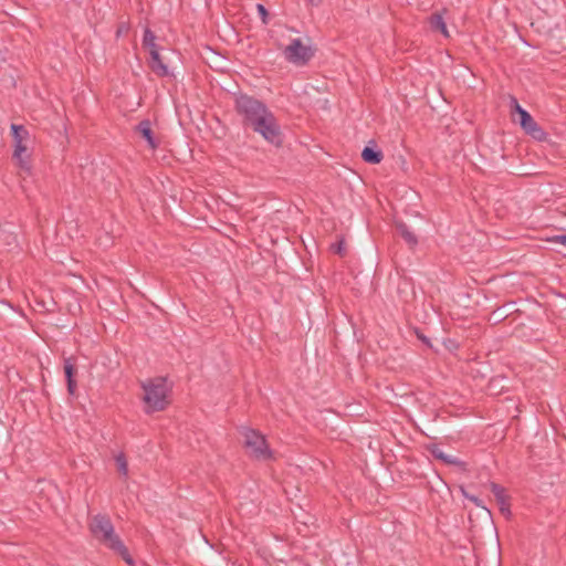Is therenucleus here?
I'll return each instance as SVG.
<instances>
[{
    "mask_svg": "<svg viewBox=\"0 0 566 566\" xmlns=\"http://www.w3.org/2000/svg\"><path fill=\"white\" fill-rule=\"evenodd\" d=\"M93 536L107 548L118 554L125 563L133 566L134 559L120 537L115 533L114 525L106 514H96L90 522Z\"/></svg>",
    "mask_w": 566,
    "mask_h": 566,
    "instance_id": "1",
    "label": "nucleus"
},
{
    "mask_svg": "<svg viewBox=\"0 0 566 566\" xmlns=\"http://www.w3.org/2000/svg\"><path fill=\"white\" fill-rule=\"evenodd\" d=\"M144 390L143 401L147 415L164 411L170 405V392L172 385L167 377L157 376L142 382Z\"/></svg>",
    "mask_w": 566,
    "mask_h": 566,
    "instance_id": "2",
    "label": "nucleus"
},
{
    "mask_svg": "<svg viewBox=\"0 0 566 566\" xmlns=\"http://www.w3.org/2000/svg\"><path fill=\"white\" fill-rule=\"evenodd\" d=\"M234 109L241 117L243 127H251L259 118L266 115L270 108L254 96L239 92L233 94Z\"/></svg>",
    "mask_w": 566,
    "mask_h": 566,
    "instance_id": "3",
    "label": "nucleus"
},
{
    "mask_svg": "<svg viewBox=\"0 0 566 566\" xmlns=\"http://www.w3.org/2000/svg\"><path fill=\"white\" fill-rule=\"evenodd\" d=\"M250 128L276 147L283 143L281 126L271 111L266 112V115L259 118Z\"/></svg>",
    "mask_w": 566,
    "mask_h": 566,
    "instance_id": "4",
    "label": "nucleus"
},
{
    "mask_svg": "<svg viewBox=\"0 0 566 566\" xmlns=\"http://www.w3.org/2000/svg\"><path fill=\"white\" fill-rule=\"evenodd\" d=\"M244 437V447L250 454L256 460H272L273 452L270 449L265 437L258 430L244 428L242 431Z\"/></svg>",
    "mask_w": 566,
    "mask_h": 566,
    "instance_id": "5",
    "label": "nucleus"
},
{
    "mask_svg": "<svg viewBox=\"0 0 566 566\" xmlns=\"http://www.w3.org/2000/svg\"><path fill=\"white\" fill-rule=\"evenodd\" d=\"M285 60L294 65H306L315 55V50L305 45L300 38L293 39L283 50Z\"/></svg>",
    "mask_w": 566,
    "mask_h": 566,
    "instance_id": "6",
    "label": "nucleus"
},
{
    "mask_svg": "<svg viewBox=\"0 0 566 566\" xmlns=\"http://www.w3.org/2000/svg\"><path fill=\"white\" fill-rule=\"evenodd\" d=\"M10 128L14 147L13 158L18 159L19 166L22 169L29 170L28 156L24 157V154L28 149L27 144L30 139V133L23 125L12 124Z\"/></svg>",
    "mask_w": 566,
    "mask_h": 566,
    "instance_id": "7",
    "label": "nucleus"
},
{
    "mask_svg": "<svg viewBox=\"0 0 566 566\" xmlns=\"http://www.w3.org/2000/svg\"><path fill=\"white\" fill-rule=\"evenodd\" d=\"M512 107L513 109L518 114V123L523 130L532 136L534 139L542 142L545 140L547 137V134L545 130L535 122V119L532 117V115L524 109L517 102L515 97L511 98Z\"/></svg>",
    "mask_w": 566,
    "mask_h": 566,
    "instance_id": "8",
    "label": "nucleus"
},
{
    "mask_svg": "<svg viewBox=\"0 0 566 566\" xmlns=\"http://www.w3.org/2000/svg\"><path fill=\"white\" fill-rule=\"evenodd\" d=\"M490 490L496 500V503L499 505L501 513L504 516L509 517L511 515V510H510L511 504H510V497L505 493V489L495 482H491Z\"/></svg>",
    "mask_w": 566,
    "mask_h": 566,
    "instance_id": "9",
    "label": "nucleus"
},
{
    "mask_svg": "<svg viewBox=\"0 0 566 566\" xmlns=\"http://www.w3.org/2000/svg\"><path fill=\"white\" fill-rule=\"evenodd\" d=\"M77 374V369L75 366V358L67 357L64 358V375L66 379L67 392L73 396L76 391L77 382L75 380V376Z\"/></svg>",
    "mask_w": 566,
    "mask_h": 566,
    "instance_id": "10",
    "label": "nucleus"
},
{
    "mask_svg": "<svg viewBox=\"0 0 566 566\" xmlns=\"http://www.w3.org/2000/svg\"><path fill=\"white\" fill-rule=\"evenodd\" d=\"M135 130L147 142L151 149H156L159 146V143L154 137V132L151 129V123L149 119L140 120L135 127Z\"/></svg>",
    "mask_w": 566,
    "mask_h": 566,
    "instance_id": "11",
    "label": "nucleus"
},
{
    "mask_svg": "<svg viewBox=\"0 0 566 566\" xmlns=\"http://www.w3.org/2000/svg\"><path fill=\"white\" fill-rule=\"evenodd\" d=\"M361 158L367 164L376 165V164H379L382 160L384 154L378 148L376 142L375 140H370L368 143V145L363 149Z\"/></svg>",
    "mask_w": 566,
    "mask_h": 566,
    "instance_id": "12",
    "label": "nucleus"
},
{
    "mask_svg": "<svg viewBox=\"0 0 566 566\" xmlns=\"http://www.w3.org/2000/svg\"><path fill=\"white\" fill-rule=\"evenodd\" d=\"M149 69L159 77H168L172 75L168 70V66L164 63L160 53L155 51L148 60Z\"/></svg>",
    "mask_w": 566,
    "mask_h": 566,
    "instance_id": "13",
    "label": "nucleus"
},
{
    "mask_svg": "<svg viewBox=\"0 0 566 566\" xmlns=\"http://www.w3.org/2000/svg\"><path fill=\"white\" fill-rule=\"evenodd\" d=\"M431 453V455L434 458V459H438L440 461H442L443 463L446 464H449V465H455V467H462L464 465V462L459 460L458 458L455 457H452V455H449L447 453H444L439 446L437 444H432L429 447L428 449Z\"/></svg>",
    "mask_w": 566,
    "mask_h": 566,
    "instance_id": "14",
    "label": "nucleus"
},
{
    "mask_svg": "<svg viewBox=\"0 0 566 566\" xmlns=\"http://www.w3.org/2000/svg\"><path fill=\"white\" fill-rule=\"evenodd\" d=\"M396 230L410 248H415L418 244L417 235L405 222H396Z\"/></svg>",
    "mask_w": 566,
    "mask_h": 566,
    "instance_id": "15",
    "label": "nucleus"
},
{
    "mask_svg": "<svg viewBox=\"0 0 566 566\" xmlns=\"http://www.w3.org/2000/svg\"><path fill=\"white\" fill-rule=\"evenodd\" d=\"M428 22L432 31L440 32L444 38L450 36L442 13H432L428 19Z\"/></svg>",
    "mask_w": 566,
    "mask_h": 566,
    "instance_id": "16",
    "label": "nucleus"
},
{
    "mask_svg": "<svg viewBox=\"0 0 566 566\" xmlns=\"http://www.w3.org/2000/svg\"><path fill=\"white\" fill-rule=\"evenodd\" d=\"M115 460H116L118 472L122 475L126 476L128 474V464H127L125 454L119 453L118 455H116Z\"/></svg>",
    "mask_w": 566,
    "mask_h": 566,
    "instance_id": "17",
    "label": "nucleus"
},
{
    "mask_svg": "<svg viewBox=\"0 0 566 566\" xmlns=\"http://www.w3.org/2000/svg\"><path fill=\"white\" fill-rule=\"evenodd\" d=\"M156 42V35L155 33L149 29L146 28L143 35V46H146L148 44Z\"/></svg>",
    "mask_w": 566,
    "mask_h": 566,
    "instance_id": "18",
    "label": "nucleus"
},
{
    "mask_svg": "<svg viewBox=\"0 0 566 566\" xmlns=\"http://www.w3.org/2000/svg\"><path fill=\"white\" fill-rule=\"evenodd\" d=\"M461 491H462V494H463V496L465 499H468L469 501L473 502L476 506L482 507L483 510H485L490 514V511L482 504V501L478 496L469 494L463 488L461 489Z\"/></svg>",
    "mask_w": 566,
    "mask_h": 566,
    "instance_id": "19",
    "label": "nucleus"
},
{
    "mask_svg": "<svg viewBox=\"0 0 566 566\" xmlns=\"http://www.w3.org/2000/svg\"><path fill=\"white\" fill-rule=\"evenodd\" d=\"M256 11H258L259 17L262 20V22L264 24H268L269 23V11H268V9L263 4L258 3L256 4Z\"/></svg>",
    "mask_w": 566,
    "mask_h": 566,
    "instance_id": "20",
    "label": "nucleus"
},
{
    "mask_svg": "<svg viewBox=\"0 0 566 566\" xmlns=\"http://www.w3.org/2000/svg\"><path fill=\"white\" fill-rule=\"evenodd\" d=\"M332 251L336 254L343 255L345 253V242L344 240H339L338 242L332 244Z\"/></svg>",
    "mask_w": 566,
    "mask_h": 566,
    "instance_id": "21",
    "label": "nucleus"
},
{
    "mask_svg": "<svg viewBox=\"0 0 566 566\" xmlns=\"http://www.w3.org/2000/svg\"><path fill=\"white\" fill-rule=\"evenodd\" d=\"M549 242L560 243L566 247V234L554 235L548 239Z\"/></svg>",
    "mask_w": 566,
    "mask_h": 566,
    "instance_id": "22",
    "label": "nucleus"
},
{
    "mask_svg": "<svg viewBox=\"0 0 566 566\" xmlns=\"http://www.w3.org/2000/svg\"><path fill=\"white\" fill-rule=\"evenodd\" d=\"M416 334H417V337L418 339H420L424 345H427L428 347H431V343H430V339L423 335L420 331H416Z\"/></svg>",
    "mask_w": 566,
    "mask_h": 566,
    "instance_id": "23",
    "label": "nucleus"
},
{
    "mask_svg": "<svg viewBox=\"0 0 566 566\" xmlns=\"http://www.w3.org/2000/svg\"><path fill=\"white\" fill-rule=\"evenodd\" d=\"M146 49H148L149 51V56L154 54L155 51H158L160 50L159 45L155 42V43H151V44H148L145 46Z\"/></svg>",
    "mask_w": 566,
    "mask_h": 566,
    "instance_id": "24",
    "label": "nucleus"
},
{
    "mask_svg": "<svg viewBox=\"0 0 566 566\" xmlns=\"http://www.w3.org/2000/svg\"><path fill=\"white\" fill-rule=\"evenodd\" d=\"M4 61V56L2 54V52L0 51V62Z\"/></svg>",
    "mask_w": 566,
    "mask_h": 566,
    "instance_id": "25",
    "label": "nucleus"
}]
</instances>
